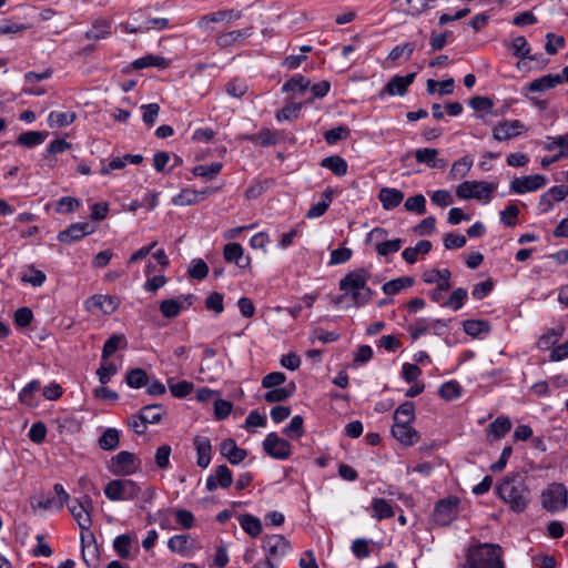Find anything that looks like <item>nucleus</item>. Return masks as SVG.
Wrapping results in <instances>:
<instances>
[{
  "mask_svg": "<svg viewBox=\"0 0 568 568\" xmlns=\"http://www.w3.org/2000/svg\"><path fill=\"white\" fill-rule=\"evenodd\" d=\"M496 493L516 513L525 510L530 501V491L519 475L504 478Z\"/></svg>",
  "mask_w": 568,
  "mask_h": 568,
  "instance_id": "1",
  "label": "nucleus"
},
{
  "mask_svg": "<svg viewBox=\"0 0 568 568\" xmlns=\"http://www.w3.org/2000/svg\"><path fill=\"white\" fill-rule=\"evenodd\" d=\"M468 568H504L501 548L494 544H483L468 552Z\"/></svg>",
  "mask_w": 568,
  "mask_h": 568,
  "instance_id": "2",
  "label": "nucleus"
},
{
  "mask_svg": "<svg viewBox=\"0 0 568 568\" xmlns=\"http://www.w3.org/2000/svg\"><path fill=\"white\" fill-rule=\"evenodd\" d=\"M104 495L109 500H135L141 495V487L131 479H112L104 487Z\"/></svg>",
  "mask_w": 568,
  "mask_h": 568,
  "instance_id": "3",
  "label": "nucleus"
},
{
  "mask_svg": "<svg viewBox=\"0 0 568 568\" xmlns=\"http://www.w3.org/2000/svg\"><path fill=\"white\" fill-rule=\"evenodd\" d=\"M496 184L485 181H465L456 187V195L462 200L475 199L489 201Z\"/></svg>",
  "mask_w": 568,
  "mask_h": 568,
  "instance_id": "4",
  "label": "nucleus"
},
{
  "mask_svg": "<svg viewBox=\"0 0 568 568\" xmlns=\"http://www.w3.org/2000/svg\"><path fill=\"white\" fill-rule=\"evenodd\" d=\"M568 490L564 484L552 483L541 494V504L545 509L556 513L567 506Z\"/></svg>",
  "mask_w": 568,
  "mask_h": 568,
  "instance_id": "5",
  "label": "nucleus"
},
{
  "mask_svg": "<svg viewBox=\"0 0 568 568\" xmlns=\"http://www.w3.org/2000/svg\"><path fill=\"white\" fill-rule=\"evenodd\" d=\"M262 547L265 551L264 560L275 564L291 550L290 542L282 535L265 536L262 540Z\"/></svg>",
  "mask_w": 568,
  "mask_h": 568,
  "instance_id": "6",
  "label": "nucleus"
},
{
  "mask_svg": "<svg viewBox=\"0 0 568 568\" xmlns=\"http://www.w3.org/2000/svg\"><path fill=\"white\" fill-rule=\"evenodd\" d=\"M263 449L268 456L278 460H285L292 455L290 443L274 432L266 435Z\"/></svg>",
  "mask_w": 568,
  "mask_h": 568,
  "instance_id": "7",
  "label": "nucleus"
},
{
  "mask_svg": "<svg viewBox=\"0 0 568 568\" xmlns=\"http://www.w3.org/2000/svg\"><path fill=\"white\" fill-rule=\"evenodd\" d=\"M110 469L116 476H130L138 471L139 464L133 453L122 450L112 458Z\"/></svg>",
  "mask_w": 568,
  "mask_h": 568,
  "instance_id": "8",
  "label": "nucleus"
},
{
  "mask_svg": "<svg viewBox=\"0 0 568 568\" xmlns=\"http://www.w3.org/2000/svg\"><path fill=\"white\" fill-rule=\"evenodd\" d=\"M547 183V178L541 174L519 176L515 178L510 182L509 189L515 194H525L528 192H535L544 187Z\"/></svg>",
  "mask_w": 568,
  "mask_h": 568,
  "instance_id": "9",
  "label": "nucleus"
},
{
  "mask_svg": "<svg viewBox=\"0 0 568 568\" xmlns=\"http://www.w3.org/2000/svg\"><path fill=\"white\" fill-rule=\"evenodd\" d=\"M457 498L439 500L436 504L433 520L439 526H447L457 515Z\"/></svg>",
  "mask_w": 568,
  "mask_h": 568,
  "instance_id": "10",
  "label": "nucleus"
},
{
  "mask_svg": "<svg viewBox=\"0 0 568 568\" xmlns=\"http://www.w3.org/2000/svg\"><path fill=\"white\" fill-rule=\"evenodd\" d=\"M434 7L435 0H393L392 2L393 10L413 17L419 16Z\"/></svg>",
  "mask_w": 568,
  "mask_h": 568,
  "instance_id": "11",
  "label": "nucleus"
},
{
  "mask_svg": "<svg viewBox=\"0 0 568 568\" xmlns=\"http://www.w3.org/2000/svg\"><path fill=\"white\" fill-rule=\"evenodd\" d=\"M369 278V272L366 268H357L347 273L339 281V288L345 291L347 294L354 291L366 288L367 280Z\"/></svg>",
  "mask_w": 568,
  "mask_h": 568,
  "instance_id": "12",
  "label": "nucleus"
},
{
  "mask_svg": "<svg viewBox=\"0 0 568 568\" xmlns=\"http://www.w3.org/2000/svg\"><path fill=\"white\" fill-rule=\"evenodd\" d=\"M233 483V475L226 465H220L215 468L214 473L211 474L205 481V488L207 491H213L217 487L229 488Z\"/></svg>",
  "mask_w": 568,
  "mask_h": 568,
  "instance_id": "13",
  "label": "nucleus"
},
{
  "mask_svg": "<svg viewBox=\"0 0 568 568\" xmlns=\"http://www.w3.org/2000/svg\"><path fill=\"white\" fill-rule=\"evenodd\" d=\"M85 307L93 314L98 312L112 314L118 308V302L110 295L97 294L85 302Z\"/></svg>",
  "mask_w": 568,
  "mask_h": 568,
  "instance_id": "14",
  "label": "nucleus"
},
{
  "mask_svg": "<svg viewBox=\"0 0 568 568\" xmlns=\"http://www.w3.org/2000/svg\"><path fill=\"white\" fill-rule=\"evenodd\" d=\"M253 34V27H247L240 30H233L221 33L216 37L215 43L221 49H227L242 43L245 39Z\"/></svg>",
  "mask_w": 568,
  "mask_h": 568,
  "instance_id": "15",
  "label": "nucleus"
},
{
  "mask_svg": "<svg viewBox=\"0 0 568 568\" xmlns=\"http://www.w3.org/2000/svg\"><path fill=\"white\" fill-rule=\"evenodd\" d=\"M240 18H241V12H239V11L219 10V11L202 16L197 21V26L200 29L207 30L210 27V23H216V22H222V21L232 23L233 21H236Z\"/></svg>",
  "mask_w": 568,
  "mask_h": 568,
  "instance_id": "16",
  "label": "nucleus"
},
{
  "mask_svg": "<svg viewBox=\"0 0 568 568\" xmlns=\"http://www.w3.org/2000/svg\"><path fill=\"white\" fill-rule=\"evenodd\" d=\"M417 163L425 164L430 169H444L447 165L445 159L438 158V150L433 148H422L414 151Z\"/></svg>",
  "mask_w": 568,
  "mask_h": 568,
  "instance_id": "17",
  "label": "nucleus"
},
{
  "mask_svg": "<svg viewBox=\"0 0 568 568\" xmlns=\"http://www.w3.org/2000/svg\"><path fill=\"white\" fill-rule=\"evenodd\" d=\"M93 232V229L90 226L89 223H73L71 224L67 230L61 231L58 234V240L61 243H73L75 241L81 240L88 234H91Z\"/></svg>",
  "mask_w": 568,
  "mask_h": 568,
  "instance_id": "18",
  "label": "nucleus"
},
{
  "mask_svg": "<svg viewBox=\"0 0 568 568\" xmlns=\"http://www.w3.org/2000/svg\"><path fill=\"white\" fill-rule=\"evenodd\" d=\"M524 128L519 120L505 121L494 128L493 136L497 141H505L519 135Z\"/></svg>",
  "mask_w": 568,
  "mask_h": 568,
  "instance_id": "19",
  "label": "nucleus"
},
{
  "mask_svg": "<svg viewBox=\"0 0 568 568\" xmlns=\"http://www.w3.org/2000/svg\"><path fill=\"white\" fill-rule=\"evenodd\" d=\"M220 453L224 456L232 465H237L245 459L247 452L240 448L236 442L232 438H226L220 446Z\"/></svg>",
  "mask_w": 568,
  "mask_h": 568,
  "instance_id": "20",
  "label": "nucleus"
},
{
  "mask_svg": "<svg viewBox=\"0 0 568 568\" xmlns=\"http://www.w3.org/2000/svg\"><path fill=\"white\" fill-rule=\"evenodd\" d=\"M193 444L197 456L196 465L201 468H206L211 463V440L205 436H196Z\"/></svg>",
  "mask_w": 568,
  "mask_h": 568,
  "instance_id": "21",
  "label": "nucleus"
},
{
  "mask_svg": "<svg viewBox=\"0 0 568 568\" xmlns=\"http://www.w3.org/2000/svg\"><path fill=\"white\" fill-rule=\"evenodd\" d=\"M392 435L404 446H412L418 440V433L410 424H395L392 426Z\"/></svg>",
  "mask_w": 568,
  "mask_h": 568,
  "instance_id": "22",
  "label": "nucleus"
},
{
  "mask_svg": "<svg viewBox=\"0 0 568 568\" xmlns=\"http://www.w3.org/2000/svg\"><path fill=\"white\" fill-rule=\"evenodd\" d=\"M415 75V73H408L403 77L395 75L386 84L383 92H386L389 95H404L407 88L413 83Z\"/></svg>",
  "mask_w": 568,
  "mask_h": 568,
  "instance_id": "23",
  "label": "nucleus"
},
{
  "mask_svg": "<svg viewBox=\"0 0 568 568\" xmlns=\"http://www.w3.org/2000/svg\"><path fill=\"white\" fill-rule=\"evenodd\" d=\"M223 255L226 262L235 263L241 268H245L250 264V258L244 256V250L239 243L226 244Z\"/></svg>",
  "mask_w": 568,
  "mask_h": 568,
  "instance_id": "24",
  "label": "nucleus"
},
{
  "mask_svg": "<svg viewBox=\"0 0 568 568\" xmlns=\"http://www.w3.org/2000/svg\"><path fill=\"white\" fill-rule=\"evenodd\" d=\"M371 516L372 518L381 521L395 516L392 504L385 498L375 497L371 503Z\"/></svg>",
  "mask_w": 568,
  "mask_h": 568,
  "instance_id": "25",
  "label": "nucleus"
},
{
  "mask_svg": "<svg viewBox=\"0 0 568 568\" xmlns=\"http://www.w3.org/2000/svg\"><path fill=\"white\" fill-rule=\"evenodd\" d=\"M378 199L383 207L387 211L397 207L404 200V193L394 187H383L379 191Z\"/></svg>",
  "mask_w": 568,
  "mask_h": 568,
  "instance_id": "26",
  "label": "nucleus"
},
{
  "mask_svg": "<svg viewBox=\"0 0 568 568\" xmlns=\"http://www.w3.org/2000/svg\"><path fill=\"white\" fill-rule=\"evenodd\" d=\"M268 389L270 390L264 395V399L265 402L273 404L284 402L290 398L295 393L296 386L293 382H291L284 387H275Z\"/></svg>",
  "mask_w": 568,
  "mask_h": 568,
  "instance_id": "27",
  "label": "nucleus"
},
{
  "mask_svg": "<svg viewBox=\"0 0 568 568\" xmlns=\"http://www.w3.org/2000/svg\"><path fill=\"white\" fill-rule=\"evenodd\" d=\"M69 510L82 530H88L92 526L91 514L81 505L78 499L69 506Z\"/></svg>",
  "mask_w": 568,
  "mask_h": 568,
  "instance_id": "28",
  "label": "nucleus"
},
{
  "mask_svg": "<svg viewBox=\"0 0 568 568\" xmlns=\"http://www.w3.org/2000/svg\"><path fill=\"white\" fill-rule=\"evenodd\" d=\"M561 82L562 78L560 74H547L530 82L528 89L531 92H541L556 88Z\"/></svg>",
  "mask_w": 568,
  "mask_h": 568,
  "instance_id": "29",
  "label": "nucleus"
},
{
  "mask_svg": "<svg viewBox=\"0 0 568 568\" xmlns=\"http://www.w3.org/2000/svg\"><path fill=\"white\" fill-rule=\"evenodd\" d=\"M48 135L45 131H28L19 134L17 143L24 148H33L42 144Z\"/></svg>",
  "mask_w": 568,
  "mask_h": 568,
  "instance_id": "30",
  "label": "nucleus"
},
{
  "mask_svg": "<svg viewBox=\"0 0 568 568\" xmlns=\"http://www.w3.org/2000/svg\"><path fill=\"white\" fill-rule=\"evenodd\" d=\"M395 424H412L415 420V407L413 402H404L394 413Z\"/></svg>",
  "mask_w": 568,
  "mask_h": 568,
  "instance_id": "31",
  "label": "nucleus"
},
{
  "mask_svg": "<svg viewBox=\"0 0 568 568\" xmlns=\"http://www.w3.org/2000/svg\"><path fill=\"white\" fill-rule=\"evenodd\" d=\"M322 200L317 202L316 204H313L307 213L306 217L308 219H316L322 216L329 207L332 200H333V191L331 189H326L322 194Z\"/></svg>",
  "mask_w": 568,
  "mask_h": 568,
  "instance_id": "32",
  "label": "nucleus"
},
{
  "mask_svg": "<svg viewBox=\"0 0 568 568\" xmlns=\"http://www.w3.org/2000/svg\"><path fill=\"white\" fill-rule=\"evenodd\" d=\"M239 523L242 529L251 537H257L262 531L261 520L251 514L241 515L239 517Z\"/></svg>",
  "mask_w": 568,
  "mask_h": 568,
  "instance_id": "33",
  "label": "nucleus"
},
{
  "mask_svg": "<svg viewBox=\"0 0 568 568\" xmlns=\"http://www.w3.org/2000/svg\"><path fill=\"white\" fill-rule=\"evenodd\" d=\"M247 140L253 144H260L262 146H272L278 142V136L277 132L265 128L255 134L248 135Z\"/></svg>",
  "mask_w": 568,
  "mask_h": 568,
  "instance_id": "34",
  "label": "nucleus"
},
{
  "mask_svg": "<svg viewBox=\"0 0 568 568\" xmlns=\"http://www.w3.org/2000/svg\"><path fill=\"white\" fill-rule=\"evenodd\" d=\"M126 346V339L124 335H112L109 337L102 348L101 358L103 362H106L110 356H112L119 348H124Z\"/></svg>",
  "mask_w": 568,
  "mask_h": 568,
  "instance_id": "35",
  "label": "nucleus"
},
{
  "mask_svg": "<svg viewBox=\"0 0 568 568\" xmlns=\"http://www.w3.org/2000/svg\"><path fill=\"white\" fill-rule=\"evenodd\" d=\"M40 387L41 384L38 379L29 382L19 393V400L29 407H37L38 402L34 397V393L38 392Z\"/></svg>",
  "mask_w": 568,
  "mask_h": 568,
  "instance_id": "36",
  "label": "nucleus"
},
{
  "mask_svg": "<svg viewBox=\"0 0 568 568\" xmlns=\"http://www.w3.org/2000/svg\"><path fill=\"white\" fill-rule=\"evenodd\" d=\"M111 24L104 19H98L93 22L92 28L85 32L88 40L105 39L110 36Z\"/></svg>",
  "mask_w": 568,
  "mask_h": 568,
  "instance_id": "37",
  "label": "nucleus"
},
{
  "mask_svg": "<svg viewBox=\"0 0 568 568\" xmlns=\"http://www.w3.org/2000/svg\"><path fill=\"white\" fill-rule=\"evenodd\" d=\"M473 159L468 155L460 158L459 160L455 161L452 165V169L449 171V178L452 180H459L467 175L469 170L473 166Z\"/></svg>",
  "mask_w": 568,
  "mask_h": 568,
  "instance_id": "38",
  "label": "nucleus"
},
{
  "mask_svg": "<svg viewBox=\"0 0 568 568\" xmlns=\"http://www.w3.org/2000/svg\"><path fill=\"white\" fill-rule=\"evenodd\" d=\"M168 65L169 61L164 57L153 54L144 55L132 62V67L136 70H141L148 67H159L164 69Z\"/></svg>",
  "mask_w": 568,
  "mask_h": 568,
  "instance_id": "39",
  "label": "nucleus"
},
{
  "mask_svg": "<svg viewBox=\"0 0 568 568\" xmlns=\"http://www.w3.org/2000/svg\"><path fill=\"white\" fill-rule=\"evenodd\" d=\"M99 447L103 450H114L120 444V433L115 428H106L100 436Z\"/></svg>",
  "mask_w": 568,
  "mask_h": 568,
  "instance_id": "40",
  "label": "nucleus"
},
{
  "mask_svg": "<svg viewBox=\"0 0 568 568\" xmlns=\"http://www.w3.org/2000/svg\"><path fill=\"white\" fill-rule=\"evenodd\" d=\"M511 428V422L508 417H497L488 427V435H493L494 439L503 438Z\"/></svg>",
  "mask_w": 568,
  "mask_h": 568,
  "instance_id": "41",
  "label": "nucleus"
},
{
  "mask_svg": "<svg viewBox=\"0 0 568 568\" xmlns=\"http://www.w3.org/2000/svg\"><path fill=\"white\" fill-rule=\"evenodd\" d=\"M321 166L331 170L337 176H343L347 172L346 161L338 155L324 158L321 162Z\"/></svg>",
  "mask_w": 568,
  "mask_h": 568,
  "instance_id": "42",
  "label": "nucleus"
},
{
  "mask_svg": "<svg viewBox=\"0 0 568 568\" xmlns=\"http://www.w3.org/2000/svg\"><path fill=\"white\" fill-rule=\"evenodd\" d=\"M159 308L164 317L174 318L181 313V311L185 310V305L176 298H169L162 301Z\"/></svg>",
  "mask_w": 568,
  "mask_h": 568,
  "instance_id": "43",
  "label": "nucleus"
},
{
  "mask_svg": "<svg viewBox=\"0 0 568 568\" xmlns=\"http://www.w3.org/2000/svg\"><path fill=\"white\" fill-rule=\"evenodd\" d=\"M414 284V278L409 276L398 277L386 282L382 290L386 295H395L406 287H410Z\"/></svg>",
  "mask_w": 568,
  "mask_h": 568,
  "instance_id": "44",
  "label": "nucleus"
},
{
  "mask_svg": "<svg viewBox=\"0 0 568 568\" xmlns=\"http://www.w3.org/2000/svg\"><path fill=\"white\" fill-rule=\"evenodd\" d=\"M223 164L221 162H213L209 165L200 164L193 168L192 173L209 181L213 180L221 172Z\"/></svg>",
  "mask_w": 568,
  "mask_h": 568,
  "instance_id": "45",
  "label": "nucleus"
},
{
  "mask_svg": "<svg viewBox=\"0 0 568 568\" xmlns=\"http://www.w3.org/2000/svg\"><path fill=\"white\" fill-rule=\"evenodd\" d=\"M75 120L74 112L53 111L48 116V123L51 128H63L72 124Z\"/></svg>",
  "mask_w": 568,
  "mask_h": 568,
  "instance_id": "46",
  "label": "nucleus"
},
{
  "mask_svg": "<svg viewBox=\"0 0 568 568\" xmlns=\"http://www.w3.org/2000/svg\"><path fill=\"white\" fill-rule=\"evenodd\" d=\"M463 328L467 335H470L473 337H477L480 334L488 333L490 329L489 324L486 321L481 320H466L463 323Z\"/></svg>",
  "mask_w": 568,
  "mask_h": 568,
  "instance_id": "47",
  "label": "nucleus"
},
{
  "mask_svg": "<svg viewBox=\"0 0 568 568\" xmlns=\"http://www.w3.org/2000/svg\"><path fill=\"white\" fill-rule=\"evenodd\" d=\"M125 382L131 388H141L149 383V376L142 368H134L128 372Z\"/></svg>",
  "mask_w": 568,
  "mask_h": 568,
  "instance_id": "48",
  "label": "nucleus"
},
{
  "mask_svg": "<svg viewBox=\"0 0 568 568\" xmlns=\"http://www.w3.org/2000/svg\"><path fill=\"white\" fill-rule=\"evenodd\" d=\"M311 84V81L302 74H296L287 80L282 88L283 92H304Z\"/></svg>",
  "mask_w": 568,
  "mask_h": 568,
  "instance_id": "49",
  "label": "nucleus"
},
{
  "mask_svg": "<svg viewBox=\"0 0 568 568\" xmlns=\"http://www.w3.org/2000/svg\"><path fill=\"white\" fill-rule=\"evenodd\" d=\"M439 395L446 400L456 399L462 395V386L456 381L446 382L439 387Z\"/></svg>",
  "mask_w": 568,
  "mask_h": 568,
  "instance_id": "50",
  "label": "nucleus"
},
{
  "mask_svg": "<svg viewBox=\"0 0 568 568\" xmlns=\"http://www.w3.org/2000/svg\"><path fill=\"white\" fill-rule=\"evenodd\" d=\"M351 135V130L346 125H339L327 130L324 133V139L328 144H335L338 141L346 140Z\"/></svg>",
  "mask_w": 568,
  "mask_h": 568,
  "instance_id": "51",
  "label": "nucleus"
},
{
  "mask_svg": "<svg viewBox=\"0 0 568 568\" xmlns=\"http://www.w3.org/2000/svg\"><path fill=\"white\" fill-rule=\"evenodd\" d=\"M561 337V329H550L537 341V347L541 351L550 349Z\"/></svg>",
  "mask_w": 568,
  "mask_h": 568,
  "instance_id": "52",
  "label": "nucleus"
},
{
  "mask_svg": "<svg viewBox=\"0 0 568 568\" xmlns=\"http://www.w3.org/2000/svg\"><path fill=\"white\" fill-rule=\"evenodd\" d=\"M283 434L291 439H297L303 436V417L300 415L294 416L287 426L283 429Z\"/></svg>",
  "mask_w": 568,
  "mask_h": 568,
  "instance_id": "53",
  "label": "nucleus"
},
{
  "mask_svg": "<svg viewBox=\"0 0 568 568\" xmlns=\"http://www.w3.org/2000/svg\"><path fill=\"white\" fill-rule=\"evenodd\" d=\"M403 241L400 239L386 240L375 244L376 252L382 256L396 253L400 250Z\"/></svg>",
  "mask_w": 568,
  "mask_h": 568,
  "instance_id": "54",
  "label": "nucleus"
},
{
  "mask_svg": "<svg viewBox=\"0 0 568 568\" xmlns=\"http://www.w3.org/2000/svg\"><path fill=\"white\" fill-rule=\"evenodd\" d=\"M141 413L142 418H144L148 424H158L164 414V409L161 405L153 404L144 406Z\"/></svg>",
  "mask_w": 568,
  "mask_h": 568,
  "instance_id": "55",
  "label": "nucleus"
},
{
  "mask_svg": "<svg viewBox=\"0 0 568 568\" xmlns=\"http://www.w3.org/2000/svg\"><path fill=\"white\" fill-rule=\"evenodd\" d=\"M510 49L513 51V54L515 57H517V58H520V59H531L529 57V51H530L529 44H528L526 38L523 37V36L516 37L511 41Z\"/></svg>",
  "mask_w": 568,
  "mask_h": 568,
  "instance_id": "56",
  "label": "nucleus"
},
{
  "mask_svg": "<svg viewBox=\"0 0 568 568\" xmlns=\"http://www.w3.org/2000/svg\"><path fill=\"white\" fill-rule=\"evenodd\" d=\"M404 206L406 211L422 215L426 212V199L423 194H416L408 197Z\"/></svg>",
  "mask_w": 568,
  "mask_h": 568,
  "instance_id": "57",
  "label": "nucleus"
},
{
  "mask_svg": "<svg viewBox=\"0 0 568 568\" xmlns=\"http://www.w3.org/2000/svg\"><path fill=\"white\" fill-rule=\"evenodd\" d=\"M467 298V291L465 288H456L450 294L449 298L443 303L444 307L453 308L454 311H458L463 307L465 301Z\"/></svg>",
  "mask_w": 568,
  "mask_h": 568,
  "instance_id": "58",
  "label": "nucleus"
},
{
  "mask_svg": "<svg viewBox=\"0 0 568 568\" xmlns=\"http://www.w3.org/2000/svg\"><path fill=\"white\" fill-rule=\"evenodd\" d=\"M171 453H172V448L170 445H166V444L161 445L156 449L155 456H154V462H155V465L160 469H169L171 467V463H170Z\"/></svg>",
  "mask_w": 568,
  "mask_h": 568,
  "instance_id": "59",
  "label": "nucleus"
},
{
  "mask_svg": "<svg viewBox=\"0 0 568 568\" xmlns=\"http://www.w3.org/2000/svg\"><path fill=\"white\" fill-rule=\"evenodd\" d=\"M430 329V321L427 318H418L407 328L414 341L425 335Z\"/></svg>",
  "mask_w": 568,
  "mask_h": 568,
  "instance_id": "60",
  "label": "nucleus"
},
{
  "mask_svg": "<svg viewBox=\"0 0 568 568\" xmlns=\"http://www.w3.org/2000/svg\"><path fill=\"white\" fill-rule=\"evenodd\" d=\"M47 280V275L40 271L34 268L33 266L29 267V272L24 273L21 276V281L31 284L34 287L42 286Z\"/></svg>",
  "mask_w": 568,
  "mask_h": 568,
  "instance_id": "61",
  "label": "nucleus"
},
{
  "mask_svg": "<svg viewBox=\"0 0 568 568\" xmlns=\"http://www.w3.org/2000/svg\"><path fill=\"white\" fill-rule=\"evenodd\" d=\"M189 545V536L187 535H175L171 537L168 541V547L171 551L178 552L180 555H185Z\"/></svg>",
  "mask_w": 568,
  "mask_h": 568,
  "instance_id": "62",
  "label": "nucleus"
},
{
  "mask_svg": "<svg viewBox=\"0 0 568 568\" xmlns=\"http://www.w3.org/2000/svg\"><path fill=\"white\" fill-rule=\"evenodd\" d=\"M416 49L415 42H406L404 44L396 45L388 54V59L392 61L398 60L400 57L409 59Z\"/></svg>",
  "mask_w": 568,
  "mask_h": 568,
  "instance_id": "63",
  "label": "nucleus"
},
{
  "mask_svg": "<svg viewBox=\"0 0 568 568\" xmlns=\"http://www.w3.org/2000/svg\"><path fill=\"white\" fill-rule=\"evenodd\" d=\"M196 203H199V195L195 193V190H182L176 196L173 197V204L175 205L185 206Z\"/></svg>",
  "mask_w": 568,
  "mask_h": 568,
  "instance_id": "64",
  "label": "nucleus"
}]
</instances>
